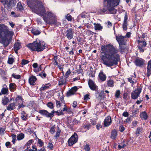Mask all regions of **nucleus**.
Masks as SVG:
<instances>
[{
	"instance_id": "680f3d73",
	"label": "nucleus",
	"mask_w": 151,
	"mask_h": 151,
	"mask_svg": "<svg viewBox=\"0 0 151 151\" xmlns=\"http://www.w3.org/2000/svg\"><path fill=\"white\" fill-rule=\"evenodd\" d=\"M27 116L26 115H24L23 114L21 116V118L23 120L26 119H27Z\"/></svg>"
},
{
	"instance_id": "e2e57ef3",
	"label": "nucleus",
	"mask_w": 151,
	"mask_h": 151,
	"mask_svg": "<svg viewBox=\"0 0 151 151\" xmlns=\"http://www.w3.org/2000/svg\"><path fill=\"white\" fill-rule=\"evenodd\" d=\"M131 119L130 118H127L125 121V122L128 123H129L130 122Z\"/></svg>"
},
{
	"instance_id": "69168bd1",
	"label": "nucleus",
	"mask_w": 151,
	"mask_h": 151,
	"mask_svg": "<svg viewBox=\"0 0 151 151\" xmlns=\"http://www.w3.org/2000/svg\"><path fill=\"white\" fill-rule=\"evenodd\" d=\"M91 127V125H84L83 128H87L88 129L89 128H90Z\"/></svg>"
},
{
	"instance_id": "bb28decb",
	"label": "nucleus",
	"mask_w": 151,
	"mask_h": 151,
	"mask_svg": "<svg viewBox=\"0 0 151 151\" xmlns=\"http://www.w3.org/2000/svg\"><path fill=\"white\" fill-rule=\"evenodd\" d=\"M9 102V99L7 97L5 96L2 99V103L4 105H6Z\"/></svg>"
},
{
	"instance_id": "49530a36",
	"label": "nucleus",
	"mask_w": 151,
	"mask_h": 151,
	"mask_svg": "<svg viewBox=\"0 0 151 151\" xmlns=\"http://www.w3.org/2000/svg\"><path fill=\"white\" fill-rule=\"evenodd\" d=\"M119 131L121 132H122L125 130V128L123 125L120 126L119 127Z\"/></svg>"
},
{
	"instance_id": "c85d7f7f",
	"label": "nucleus",
	"mask_w": 151,
	"mask_h": 151,
	"mask_svg": "<svg viewBox=\"0 0 151 151\" xmlns=\"http://www.w3.org/2000/svg\"><path fill=\"white\" fill-rule=\"evenodd\" d=\"M32 32L35 35H38L40 34V31L38 29H33L32 31Z\"/></svg>"
},
{
	"instance_id": "39448f33",
	"label": "nucleus",
	"mask_w": 151,
	"mask_h": 151,
	"mask_svg": "<svg viewBox=\"0 0 151 151\" xmlns=\"http://www.w3.org/2000/svg\"><path fill=\"white\" fill-rule=\"evenodd\" d=\"M27 46L32 51H41L45 49L44 44L41 42H38L35 41L27 45Z\"/></svg>"
},
{
	"instance_id": "37998d69",
	"label": "nucleus",
	"mask_w": 151,
	"mask_h": 151,
	"mask_svg": "<svg viewBox=\"0 0 151 151\" xmlns=\"http://www.w3.org/2000/svg\"><path fill=\"white\" fill-rule=\"evenodd\" d=\"M11 14L12 15H13V17H18L20 16L19 14H16L14 12H12Z\"/></svg>"
},
{
	"instance_id": "7c9ffc66",
	"label": "nucleus",
	"mask_w": 151,
	"mask_h": 151,
	"mask_svg": "<svg viewBox=\"0 0 151 151\" xmlns=\"http://www.w3.org/2000/svg\"><path fill=\"white\" fill-rule=\"evenodd\" d=\"M16 85L14 83H11L9 84V88L12 91L16 89Z\"/></svg>"
},
{
	"instance_id": "a878e982",
	"label": "nucleus",
	"mask_w": 151,
	"mask_h": 151,
	"mask_svg": "<svg viewBox=\"0 0 151 151\" xmlns=\"http://www.w3.org/2000/svg\"><path fill=\"white\" fill-rule=\"evenodd\" d=\"M21 47V45L19 43H16L14 45V50H18L20 49Z\"/></svg>"
},
{
	"instance_id": "423d86ee",
	"label": "nucleus",
	"mask_w": 151,
	"mask_h": 151,
	"mask_svg": "<svg viewBox=\"0 0 151 151\" xmlns=\"http://www.w3.org/2000/svg\"><path fill=\"white\" fill-rule=\"evenodd\" d=\"M39 112L41 114L45 115L47 117L52 118L53 116V114L54 113L57 114L58 115H62L63 114V113L62 111H60L59 112L58 111H52L51 113H49L47 111L43 110H40Z\"/></svg>"
},
{
	"instance_id": "864d4df0",
	"label": "nucleus",
	"mask_w": 151,
	"mask_h": 151,
	"mask_svg": "<svg viewBox=\"0 0 151 151\" xmlns=\"http://www.w3.org/2000/svg\"><path fill=\"white\" fill-rule=\"evenodd\" d=\"M70 73V69H69L65 73V76L66 78L68 77V75H69Z\"/></svg>"
},
{
	"instance_id": "4d7b16f0",
	"label": "nucleus",
	"mask_w": 151,
	"mask_h": 151,
	"mask_svg": "<svg viewBox=\"0 0 151 151\" xmlns=\"http://www.w3.org/2000/svg\"><path fill=\"white\" fill-rule=\"evenodd\" d=\"M84 149L85 150H86L87 151H89L90 150V148L89 146L87 145L84 146Z\"/></svg>"
},
{
	"instance_id": "bf43d9fd",
	"label": "nucleus",
	"mask_w": 151,
	"mask_h": 151,
	"mask_svg": "<svg viewBox=\"0 0 151 151\" xmlns=\"http://www.w3.org/2000/svg\"><path fill=\"white\" fill-rule=\"evenodd\" d=\"M32 142L33 140L32 139L30 140L27 142L26 145H29Z\"/></svg>"
},
{
	"instance_id": "dca6fc26",
	"label": "nucleus",
	"mask_w": 151,
	"mask_h": 151,
	"mask_svg": "<svg viewBox=\"0 0 151 151\" xmlns=\"http://www.w3.org/2000/svg\"><path fill=\"white\" fill-rule=\"evenodd\" d=\"M147 64V76L149 77L151 75V60L148 61Z\"/></svg>"
},
{
	"instance_id": "4c0bfd02",
	"label": "nucleus",
	"mask_w": 151,
	"mask_h": 151,
	"mask_svg": "<svg viewBox=\"0 0 151 151\" xmlns=\"http://www.w3.org/2000/svg\"><path fill=\"white\" fill-rule=\"evenodd\" d=\"M14 62V58H8V62L9 64H12Z\"/></svg>"
},
{
	"instance_id": "3c124183",
	"label": "nucleus",
	"mask_w": 151,
	"mask_h": 151,
	"mask_svg": "<svg viewBox=\"0 0 151 151\" xmlns=\"http://www.w3.org/2000/svg\"><path fill=\"white\" fill-rule=\"evenodd\" d=\"M65 82V81L64 80H63V79H60V80L59 81V85H61L63 84Z\"/></svg>"
},
{
	"instance_id": "0e129e2a",
	"label": "nucleus",
	"mask_w": 151,
	"mask_h": 151,
	"mask_svg": "<svg viewBox=\"0 0 151 151\" xmlns=\"http://www.w3.org/2000/svg\"><path fill=\"white\" fill-rule=\"evenodd\" d=\"M60 134V132H59L57 131L56 133V135L55 137L56 138L58 137L59 136Z\"/></svg>"
},
{
	"instance_id": "412c9836",
	"label": "nucleus",
	"mask_w": 151,
	"mask_h": 151,
	"mask_svg": "<svg viewBox=\"0 0 151 151\" xmlns=\"http://www.w3.org/2000/svg\"><path fill=\"white\" fill-rule=\"evenodd\" d=\"M16 104L15 103L10 104L7 107V109L9 111H11L14 109L15 106Z\"/></svg>"
},
{
	"instance_id": "58836bf2",
	"label": "nucleus",
	"mask_w": 151,
	"mask_h": 151,
	"mask_svg": "<svg viewBox=\"0 0 151 151\" xmlns=\"http://www.w3.org/2000/svg\"><path fill=\"white\" fill-rule=\"evenodd\" d=\"M29 62V61L25 59H23L22 60L21 64L22 65H24L27 64Z\"/></svg>"
},
{
	"instance_id": "4be33fe9",
	"label": "nucleus",
	"mask_w": 151,
	"mask_h": 151,
	"mask_svg": "<svg viewBox=\"0 0 151 151\" xmlns=\"http://www.w3.org/2000/svg\"><path fill=\"white\" fill-rule=\"evenodd\" d=\"M37 79L36 77L32 76L30 77L29 79V82L30 85H34V83L36 80Z\"/></svg>"
},
{
	"instance_id": "b1692460",
	"label": "nucleus",
	"mask_w": 151,
	"mask_h": 151,
	"mask_svg": "<svg viewBox=\"0 0 151 151\" xmlns=\"http://www.w3.org/2000/svg\"><path fill=\"white\" fill-rule=\"evenodd\" d=\"M117 136V131L115 130H113L111 132V135L110 137L111 138L114 139Z\"/></svg>"
},
{
	"instance_id": "79ce46f5",
	"label": "nucleus",
	"mask_w": 151,
	"mask_h": 151,
	"mask_svg": "<svg viewBox=\"0 0 151 151\" xmlns=\"http://www.w3.org/2000/svg\"><path fill=\"white\" fill-rule=\"evenodd\" d=\"M49 84V83L48 85ZM48 85V84H47L45 85L44 86L41 87L40 88V91H42L44 89H46L47 88L49 87V86Z\"/></svg>"
},
{
	"instance_id": "0eeeda50",
	"label": "nucleus",
	"mask_w": 151,
	"mask_h": 151,
	"mask_svg": "<svg viewBox=\"0 0 151 151\" xmlns=\"http://www.w3.org/2000/svg\"><path fill=\"white\" fill-rule=\"evenodd\" d=\"M142 89V87L141 86L138 87L134 91H133L131 94L132 99H137L139 96Z\"/></svg>"
},
{
	"instance_id": "7ed1b4c3",
	"label": "nucleus",
	"mask_w": 151,
	"mask_h": 151,
	"mask_svg": "<svg viewBox=\"0 0 151 151\" xmlns=\"http://www.w3.org/2000/svg\"><path fill=\"white\" fill-rule=\"evenodd\" d=\"M120 0H104V6L107 8H103L100 10V13L104 14L108 13V11L111 14H115L116 10L114 7L119 5Z\"/></svg>"
},
{
	"instance_id": "f257e3e1",
	"label": "nucleus",
	"mask_w": 151,
	"mask_h": 151,
	"mask_svg": "<svg viewBox=\"0 0 151 151\" xmlns=\"http://www.w3.org/2000/svg\"><path fill=\"white\" fill-rule=\"evenodd\" d=\"M101 50L104 53L101 59L105 65L111 67L118 64L120 59L119 55L117 54L119 51L117 48L109 44L102 46Z\"/></svg>"
},
{
	"instance_id": "a19ab883",
	"label": "nucleus",
	"mask_w": 151,
	"mask_h": 151,
	"mask_svg": "<svg viewBox=\"0 0 151 151\" xmlns=\"http://www.w3.org/2000/svg\"><path fill=\"white\" fill-rule=\"evenodd\" d=\"M139 109L137 108H136L134 110H133L132 111V113L133 116L135 115L136 114H137L139 112Z\"/></svg>"
},
{
	"instance_id": "09e8293b",
	"label": "nucleus",
	"mask_w": 151,
	"mask_h": 151,
	"mask_svg": "<svg viewBox=\"0 0 151 151\" xmlns=\"http://www.w3.org/2000/svg\"><path fill=\"white\" fill-rule=\"evenodd\" d=\"M12 76L14 78L18 79H19L20 78V76L19 75H16L14 74H12Z\"/></svg>"
},
{
	"instance_id": "a18cd8bd",
	"label": "nucleus",
	"mask_w": 151,
	"mask_h": 151,
	"mask_svg": "<svg viewBox=\"0 0 151 151\" xmlns=\"http://www.w3.org/2000/svg\"><path fill=\"white\" fill-rule=\"evenodd\" d=\"M66 19L68 21H71L72 20V17L69 14H68L66 16Z\"/></svg>"
},
{
	"instance_id": "a211bd4d",
	"label": "nucleus",
	"mask_w": 151,
	"mask_h": 151,
	"mask_svg": "<svg viewBox=\"0 0 151 151\" xmlns=\"http://www.w3.org/2000/svg\"><path fill=\"white\" fill-rule=\"evenodd\" d=\"M99 77L100 80L102 81H105L106 79V76L105 74H104L103 72H101L99 74Z\"/></svg>"
},
{
	"instance_id": "f3484780",
	"label": "nucleus",
	"mask_w": 151,
	"mask_h": 151,
	"mask_svg": "<svg viewBox=\"0 0 151 151\" xmlns=\"http://www.w3.org/2000/svg\"><path fill=\"white\" fill-rule=\"evenodd\" d=\"M66 36L69 40H70L73 37V33L71 28H70L66 31Z\"/></svg>"
},
{
	"instance_id": "72a5a7b5",
	"label": "nucleus",
	"mask_w": 151,
	"mask_h": 151,
	"mask_svg": "<svg viewBox=\"0 0 151 151\" xmlns=\"http://www.w3.org/2000/svg\"><path fill=\"white\" fill-rule=\"evenodd\" d=\"M120 94V91L119 90L116 91L115 94V96L116 98H119V96Z\"/></svg>"
},
{
	"instance_id": "c9c22d12",
	"label": "nucleus",
	"mask_w": 151,
	"mask_h": 151,
	"mask_svg": "<svg viewBox=\"0 0 151 151\" xmlns=\"http://www.w3.org/2000/svg\"><path fill=\"white\" fill-rule=\"evenodd\" d=\"M17 7L19 10L20 11L22 10L23 9V8L21 4V3L19 2L18 3Z\"/></svg>"
},
{
	"instance_id": "603ef678",
	"label": "nucleus",
	"mask_w": 151,
	"mask_h": 151,
	"mask_svg": "<svg viewBox=\"0 0 151 151\" xmlns=\"http://www.w3.org/2000/svg\"><path fill=\"white\" fill-rule=\"evenodd\" d=\"M128 96V93H124L123 94L122 97L124 99H126L127 98Z\"/></svg>"
},
{
	"instance_id": "4468645a",
	"label": "nucleus",
	"mask_w": 151,
	"mask_h": 151,
	"mask_svg": "<svg viewBox=\"0 0 151 151\" xmlns=\"http://www.w3.org/2000/svg\"><path fill=\"white\" fill-rule=\"evenodd\" d=\"M14 2L12 0H8L7 1H6L4 4L7 5L8 9H12V6L14 5L15 4H14Z\"/></svg>"
},
{
	"instance_id": "f03ea898",
	"label": "nucleus",
	"mask_w": 151,
	"mask_h": 151,
	"mask_svg": "<svg viewBox=\"0 0 151 151\" xmlns=\"http://www.w3.org/2000/svg\"><path fill=\"white\" fill-rule=\"evenodd\" d=\"M27 3L32 12L43 16V19L47 23L52 24L54 23V14L49 12L45 13L46 11L45 8L41 2L38 0H29Z\"/></svg>"
},
{
	"instance_id": "1a4fd4ad",
	"label": "nucleus",
	"mask_w": 151,
	"mask_h": 151,
	"mask_svg": "<svg viewBox=\"0 0 151 151\" xmlns=\"http://www.w3.org/2000/svg\"><path fill=\"white\" fill-rule=\"evenodd\" d=\"M145 60L142 58H136L134 61L135 65L137 67H142L144 65Z\"/></svg>"
},
{
	"instance_id": "ddd939ff",
	"label": "nucleus",
	"mask_w": 151,
	"mask_h": 151,
	"mask_svg": "<svg viewBox=\"0 0 151 151\" xmlns=\"http://www.w3.org/2000/svg\"><path fill=\"white\" fill-rule=\"evenodd\" d=\"M125 37L122 36V35H116V39L118 42L119 44L125 45L124 38Z\"/></svg>"
},
{
	"instance_id": "052dcab7",
	"label": "nucleus",
	"mask_w": 151,
	"mask_h": 151,
	"mask_svg": "<svg viewBox=\"0 0 151 151\" xmlns=\"http://www.w3.org/2000/svg\"><path fill=\"white\" fill-rule=\"evenodd\" d=\"M137 122L136 121H133L132 122V125L134 127H135L137 125Z\"/></svg>"
},
{
	"instance_id": "20e7f679",
	"label": "nucleus",
	"mask_w": 151,
	"mask_h": 151,
	"mask_svg": "<svg viewBox=\"0 0 151 151\" xmlns=\"http://www.w3.org/2000/svg\"><path fill=\"white\" fill-rule=\"evenodd\" d=\"M12 35V32L9 31L5 25H0V43L5 47L9 45L11 40V39L7 38V37Z\"/></svg>"
},
{
	"instance_id": "2f4dec72",
	"label": "nucleus",
	"mask_w": 151,
	"mask_h": 151,
	"mask_svg": "<svg viewBox=\"0 0 151 151\" xmlns=\"http://www.w3.org/2000/svg\"><path fill=\"white\" fill-rule=\"evenodd\" d=\"M119 45V49L120 50V52H121L122 53H123V52H124L125 51V47H124V46H123V45Z\"/></svg>"
},
{
	"instance_id": "c03bdc74",
	"label": "nucleus",
	"mask_w": 151,
	"mask_h": 151,
	"mask_svg": "<svg viewBox=\"0 0 151 151\" xmlns=\"http://www.w3.org/2000/svg\"><path fill=\"white\" fill-rule=\"evenodd\" d=\"M47 106L50 109H53V104L51 102H49L47 104Z\"/></svg>"
},
{
	"instance_id": "8fccbe9b",
	"label": "nucleus",
	"mask_w": 151,
	"mask_h": 151,
	"mask_svg": "<svg viewBox=\"0 0 151 151\" xmlns=\"http://www.w3.org/2000/svg\"><path fill=\"white\" fill-rule=\"evenodd\" d=\"M56 105L57 107H60L61 106V103L60 102L58 101H56Z\"/></svg>"
},
{
	"instance_id": "5701e85b",
	"label": "nucleus",
	"mask_w": 151,
	"mask_h": 151,
	"mask_svg": "<svg viewBox=\"0 0 151 151\" xmlns=\"http://www.w3.org/2000/svg\"><path fill=\"white\" fill-rule=\"evenodd\" d=\"M107 85L108 87H113L114 86V82L111 79H109L107 81Z\"/></svg>"
},
{
	"instance_id": "9b49d317",
	"label": "nucleus",
	"mask_w": 151,
	"mask_h": 151,
	"mask_svg": "<svg viewBox=\"0 0 151 151\" xmlns=\"http://www.w3.org/2000/svg\"><path fill=\"white\" fill-rule=\"evenodd\" d=\"M78 89V88L76 86L73 87L71 89L67 92L66 96L68 97L74 94Z\"/></svg>"
},
{
	"instance_id": "ea45409f",
	"label": "nucleus",
	"mask_w": 151,
	"mask_h": 151,
	"mask_svg": "<svg viewBox=\"0 0 151 151\" xmlns=\"http://www.w3.org/2000/svg\"><path fill=\"white\" fill-rule=\"evenodd\" d=\"M141 131L140 128L139 127H137L135 133L136 135L137 136H139L140 134V132Z\"/></svg>"
},
{
	"instance_id": "de8ad7c7",
	"label": "nucleus",
	"mask_w": 151,
	"mask_h": 151,
	"mask_svg": "<svg viewBox=\"0 0 151 151\" xmlns=\"http://www.w3.org/2000/svg\"><path fill=\"white\" fill-rule=\"evenodd\" d=\"M102 126L100 124H98L96 125V128L98 130H99L101 128H102Z\"/></svg>"
},
{
	"instance_id": "f8f14e48",
	"label": "nucleus",
	"mask_w": 151,
	"mask_h": 151,
	"mask_svg": "<svg viewBox=\"0 0 151 151\" xmlns=\"http://www.w3.org/2000/svg\"><path fill=\"white\" fill-rule=\"evenodd\" d=\"M111 117L110 116H108L106 118L103 123L104 127H108L111 124Z\"/></svg>"
},
{
	"instance_id": "e433bc0d",
	"label": "nucleus",
	"mask_w": 151,
	"mask_h": 151,
	"mask_svg": "<svg viewBox=\"0 0 151 151\" xmlns=\"http://www.w3.org/2000/svg\"><path fill=\"white\" fill-rule=\"evenodd\" d=\"M8 88H3L1 90V92L3 94H5L8 93Z\"/></svg>"
},
{
	"instance_id": "c756f323",
	"label": "nucleus",
	"mask_w": 151,
	"mask_h": 151,
	"mask_svg": "<svg viewBox=\"0 0 151 151\" xmlns=\"http://www.w3.org/2000/svg\"><path fill=\"white\" fill-rule=\"evenodd\" d=\"M24 137V134L23 133H20L17 135V139L18 140H21Z\"/></svg>"
},
{
	"instance_id": "774afa93",
	"label": "nucleus",
	"mask_w": 151,
	"mask_h": 151,
	"mask_svg": "<svg viewBox=\"0 0 151 151\" xmlns=\"http://www.w3.org/2000/svg\"><path fill=\"white\" fill-rule=\"evenodd\" d=\"M77 103L76 101H74L73 103V107L75 108L77 106Z\"/></svg>"
},
{
	"instance_id": "473e14b6",
	"label": "nucleus",
	"mask_w": 151,
	"mask_h": 151,
	"mask_svg": "<svg viewBox=\"0 0 151 151\" xmlns=\"http://www.w3.org/2000/svg\"><path fill=\"white\" fill-rule=\"evenodd\" d=\"M128 23L123 22L122 24V28L124 30L126 31L127 29Z\"/></svg>"
},
{
	"instance_id": "f704fd0d",
	"label": "nucleus",
	"mask_w": 151,
	"mask_h": 151,
	"mask_svg": "<svg viewBox=\"0 0 151 151\" xmlns=\"http://www.w3.org/2000/svg\"><path fill=\"white\" fill-rule=\"evenodd\" d=\"M128 18V13L126 12L125 13L123 22L128 23L127 19Z\"/></svg>"
},
{
	"instance_id": "6ab92c4d",
	"label": "nucleus",
	"mask_w": 151,
	"mask_h": 151,
	"mask_svg": "<svg viewBox=\"0 0 151 151\" xmlns=\"http://www.w3.org/2000/svg\"><path fill=\"white\" fill-rule=\"evenodd\" d=\"M140 116L142 120H146L147 119L148 116L146 112L144 111L141 113Z\"/></svg>"
},
{
	"instance_id": "6e6d98bb",
	"label": "nucleus",
	"mask_w": 151,
	"mask_h": 151,
	"mask_svg": "<svg viewBox=\"0 0 151 151\" xmlns=\"http://www.w3.org/2000/svg\"><path fill=\"white\" fill-rule=\"evenodd\" d=\"M38 143L40 145V146L41 147H42V146L43 144V142L42 141V140L40 139H38Z\"/></svg>"
},
{
	"instance_id": "393cba45",
	"label": "nucleus",
	"mask_w": 151,
	"mask_h": 151,
	"mask_svg": "<svg viewBox=\"0 0 151 151\" xmlns=\"http://www.w3.org/2000/svg\"><path fill=\"white\" fill-rule=\"evenodd\" d=\"M103 29V27L101 26L99 23L96 24L95 23V30H101Z\"/></svg>"
},
{
	"instance_id": "13d9d810",
	"label": "nucleus",
	"mask_w": 151,
	"mask_h": 151,
	"mask_svg": "<svg viewBox=\"0 0 151 151\" xmlns=\"http://www.w3.org/2000/svg\"><path fill=\"white\" fill-rule=\"evenodd\" d=\"M122 115L124 117H127L129 114L127 111H125L123 113Z\"/></svg>"
},
{
	"instance_id": "6e6552de",
	"label": "nucleus",
	"mask_w": 151,
	"mask_h": 151,
	"mask_svg": "<svg viewBox=\"0 0 151 151\" xmlns=\"http://www.w3.org/2000/svg\"><path fill=\"white\" fill-rule=\"evenodd\" d=\"M78 136L76 133H74L68 141L69 145L71 146L76 143L78 141Z\"/></svg>"
},
{
	"instance_id": "2eb2a0df",
	"label": "nucleus",
	"mask_w": 151,
	"mask_h": 151,
	"mask_svg": "<svg viewBox=\"0 0 151 151\" xmlns=\"http://www.w3.org/2000/svg\"><path fill=\"white\" fill-rule=\"evenodd\" d=\"M136 74L134 73V76H132L129 78H127L128 81L132 84L131 86L133 87L134 83H136L137 81L136 80Z\"/></svg>"
},
{
	"instance_id": "cd10ccee",
	"label": "nucleus",
	"mask_w": 151,
	"mask_h": 151,
	"mask_svg": "<svg viewBox=\"0 0 151 151\" xmlns=\"http://www.w3.org/2000/svg\"><path fill=\"white\" fill-rule=\"evenodd\" d=\"M98 93V97H97V98L99 100V101H101V99H102V95L104 96H105L104 94L105 93H104V92H102V93H100L99 92H98V91H97Z\"/></svg>"
},
{
	"instance_id": "9d476101",
	"label": "nucleus",
	"mask_w": 151,
	"mask_h": 151,
	"mask_svg": "<svg viewBox=\"0 0 151 151\" xmlns=\"http://www.w3.org/2000/svg\"><path fill=\"white\" fill-rule=\"evenodd\" d=\"M138 42L139 45L138 46L139 52H143L144 51L143 47H145L147 45V43L145 41L138 40Z\"/></svg>"
},
{
	"instance_id": "338daca9",
	"label": "nucleus",
	"mask_w": 151,
	"mask_h": 151,
	"mask_svg": "<svg viewBox=\"0 0 151 151\" xmlns=\"http://www.w3.org/2000/svg\"><path fill=\"white\" fill-rule=\"evenodd\" d=\"M50 132L51 133L53 134L55 132L54 129L53 127L51 128L50 130Z\"/></svg>"
},
{
	"instance_id": "5fc2aeb1",
	"label": "nucleus",
	"mask_w": 151,
	"mask_h": 151,
	"mask_svg": "<svg viewBox=\"0 0 151 151\" xmlns=\"http://www.w3.org/2000/svg\"><path fill=\"white\" fill-rule=\"evenodd\" d=\"M89 95L88 94H87L85 95L84 97V100H86L89 99Z\"/></svg>"
},
{
	"instance_id": "aec40b11",
	"label": "nucleus",
	"mask_w": 151,
	"mask_h": 151,
	"mask_svg": "<svg viewBox=\"0 0 151 151\" xmlns=\"http://www.w3.org/2000/svg\"><path fill=\"white\" fill-rule=\"evenodd\" d=\"M88 84L90 88L93 90H94V83L91 79H89L88 81Z\"/></svg>"
}]
</instances>
